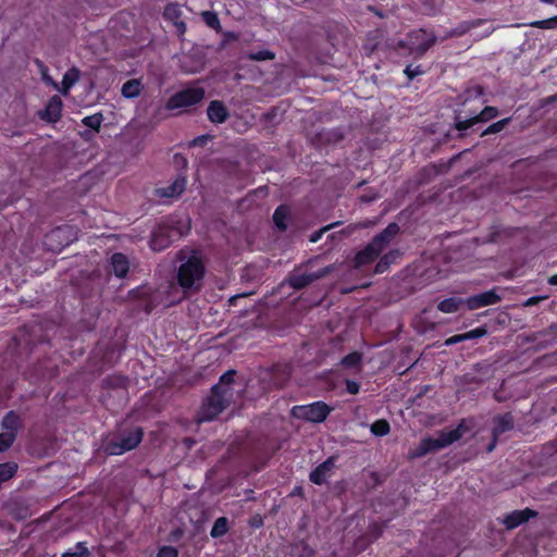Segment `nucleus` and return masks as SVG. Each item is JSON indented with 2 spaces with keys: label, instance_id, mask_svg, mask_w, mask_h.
I'll return each instance as SVG.
<instances>
[{
  "label": "nucleus",
  "instance_id": "423d86ee",
  "mask_svg": "<svg viewBox=\"0 0 557 557\" xmlns=\"http://www.w3.org/2000/svg\"><path fill=\"white\" fill-rule=\"evenodd\" d=\"M205 94L206 91L202 87L180 90L168 99L165 108L168 110H175L195 106L202 101Z\"/></svg>",
  "mask_w": 557,
  "mask_h": 557
},
{
  "label": "nucleus",
  "instance_id": "2eb2a0df",
  "mask_svg": "<svg viewBox=\"0 0 557 557\" xmlns=\"http://www.w3.org/2000/svg\"><path fill=\"white\" fill-rule=\"evenodd\" d=\"M336 457L331 456L325 461L320 463L317 468H314L310 474L309 479L312 483L317 485H322L327 482V478L331 475L333 470L335 469Z\"/></svg>",
  "mask_w": 557,
  "mask_h": 557
},
{
  "label": "nucleus",
  "instance_id": "f257e3e1",
  "mask_svg": "<svg viewBox=\"0 0 557 557\" xmlns=\"http://www.w3.org/2000/svg\"><path fill=\"white\" fill-rule=\"evenodd\" d=\"M180 265L176 280L185 294L197 293L201 289L206 273L205 264L196 251L181 250L176 257Z\"/></svg>",
  "mask_w": 557,
  "mask_h": 557
},
{
  "label": "nucleus",
  "instance_id": "8fccbe9b",
  "mask_svg": "<svg viewBox=\"0 0 557 557\" xmlns=\"http://www.w3.org/2000/svg\"><path fill=\"white\" fill-rule=\"evenodd\" d=\"M87 555L88 549L85 547L84 543H77L75 552H66L62 555V557H85Z\"/></svg>",
  "mask_w": 557,
  "mask_h": 557
},
{
  "label": "nucleus",
  "instance_id": "c03bdc74",
  "mask_svg": "<svg viewBox=\"0 0 557 557\" xmlns=\"http://www.w3.org/2000/svg\"><path fill=\"white\" fill-rule=\"evenodd\" d=\"M275 58L274 52L270 50H261L258 52H249L247 54V59L251 61H267V60H273Z\"/></svg>",
  "mask_w": 557,
  "mask_h": 557
},
{
  "label": "nucleus",
  "instance_id": "bf43d9fd",
  "mask_svg": "<svg viewBox=\"0 0 557 557\" xmlns=\"http://www.w3.org/2000/svg\"><path fill=\"white\" fill-rule=\"evenodd\" d=\"M463 341H465V339H463L462 334H457V335H454V336H451V337L447 338V339L445 341L444 345H445V346H451V345H455V344H457V343H461V342H463Z\"/></svg>",
  "mask_w": 557,
  "mask_h": 557
},
{
  "label": "nucleus",
  "instance_id": "1a4fd4ad",
  "mask_svg": "<svg viewBox=\"0 0 557 557\" xmlns=\"http://www.w3.org/2000/svg\"><path fill=\"white\" fill-rule=\"evenodd\" d=\"M498 115V109L495 107H485L478 115L467 119V120H459V117H456L455 122V128L459 131V138H462L466 136L465 132L469 128H472L474 125L479 123L487 122Z\"/></svg>",
  "mask_w": 557,
  "mask_h": 557
},
{
  "label": "nucleus",
  "instance_id": "9d476101",
  "mask_svg": "<svg viewBox=\"0 0 557 557\" xmlns=\"http://www.w3.org/2000/svg\"><path fill=\"white\" fill-rule=\"evenodd\" d=\"M319 257L310 258L307 262L301 263L299 267H297L293 272H290L287 277L285 278L284 283L289 285L292 288L296 290H300L306 288L307 286L311 285L314 281L311 273H299V271L309 265L313 264Z\"/></svg>",
  "mask_w": 557,
  "mask_h": 557
},
{
  "label": "nucleus",
  "instance_id": "ea45409f",
  "mask_svg": "<svg viewBox=\"0 0 557 557\" xmlns=\"http://www.w3.org/2000/svg\"><path fill=\"white\" fill-rule=\"evenodd\" d=\"M203 22L216 32H221V24L218 14L212 11H205L201 13Z\"/></svg>",
  "mask_w": 557,
  "mask_h": 557
},
{
  "label": "nucleus",
  "instance_id": "0e129e2a",
  "mask_svg": "<svg viewBox=\"0 0 557 557\" xmlns=\"http://www.w3.org/2000/svg\"><path fill=\"white\" fill-rule=\"evenodd\" d=\"M376 198H377L376 194H364V195L360 196V200L362 202H367V203L374 201Z\"/></svg>",
  "mask_w": 557,
  "mask_h": 557
},
{
  "label": "nucleus",
  "instance_id": "473e14b6",
  "mask_svg": "<svg viewBox=\"0 0 557 557\" xmlns=\"http://www.w3.org/2000/svg\"><path fill=\"white\" fill-rule=\"evenodd\" d=\"M140 89L141 85L138 79H129L123 84L121 92L125 98L131 99L138 97L140 94Z\"/></svg>",
  "mask_w": 557,
  "mask_h": 557
},
{
  "label": "nucleus",
  "instance_id": "39448f33",
  "mask_svg": "<svg viewBox=\"0 0 557 557\" xmlns=\"http://www.w3.org/2000/svg\"><path fill=\"white\" fill-rule=\"evenodd\" d=\"M436 438L425 437L422 438L419 444L411 448L408 453L409 459L421 458L428 454L436 453L453 444V438L448 436L447 430L438 431Z\"/></svg>",
  "mask_w": 557,
  "mask_h": 557
},
{
  "label": "nucleus",
  "instance_id": "72a5a7b5",
  "mask_svg": "<svg viewBox=\"0 0 557 557\" xmlns=\"http://www.w3.org/2000/svg\"><path fill=\"white\" fill-rule=\"evenodd\" d=\"M262 276V269L258 265H247L243 269L240 278L245 282H256L259 281Z\"/></svg>",
  "mask_w": 557,
  "mask_h": 557
},
{
  "label": "nucleus",
  "instance_id": "5fc2aeb1",
  "mask_svg": "<svg viewBox=\"0 0 557 557\" xmlns=\"http://www.w3.org/2000/svg\"><path fill=\"white\" fill-rule=\"evenodd\" d=\"M238 39V35L233 33V32H226L223 34V39L218 48V50H222L224 49V47L226 46V44H228L230 41H236Z\"/></svg>",
  "mask_w": 557,
  "mask_h": 557
},
{
  "label": "nucleus",
  "instance_id": "a878e982",
  "mask_svg": "<svg viewBox=\"0 0 557 557\" xmlns=\"http://www.w3.org/2000/svg\"><path fill=\"white\" fill-rule=\"evenodd\" d=\"M128 260L125 255L121 252L113 253L111 257V265L113 273L117 277H124L128 273L129 265Z\"/></svg>",
  "mask_w": 557,
  "mask_h": 557
},
{
  "label": "nucleus",
  "instance_id": "7c9ffc66",
  "mask_svg": "<svg viewBox=\"0 0 557 557\" xmlns=\"http://www.w3.org/2000/svg\"><path fill=\"white\" fill-rule=\"evenodd\" d=\"M289 218V209L287 206H278L273 214V222L278 231L284 232L287 230V221Z\"/></svg>",
  "mask_w": 557,
  "mask_h": 557
},
{
  "label": "nucleus",
  "instance_id": "a18cd8bd",
  "mask_svg": "<svg viewBox=\"0 0 557 557\" xmlns=\"http://www.w3.org/2000/svg\"><path fill=\"white\" fill-rule=\"evenodd\" d=\"M531 27H537L543 29H552L557 28V15L547 20L543 21H535L530 24H528Z\"/></svg>",
  "mask_w": 557,
  "mask_h": 557
},
{
  "label": "nucleus",
  "instance_id": "c756f323",
  "mask_svg": "<svg viewBox=\"0 0 557 557\" xmlns=\"http://www.w3.org/2000/svg\"><path fill=\"white\" fill-rule=\"evenodd\" d=\"M127 382V377L121 374H111L102 379L101 386L107 389H125Z\"/></svg>",
  "mask_w": 557,
  "mask_h": 557
},
{
  "label": "nucleus",
  "instance_id": "37998d69",
  "mask_svg": "<svg viewBox=\"0 0 557 557\" xmlns=\"http://www.w3.org/2000/svg\"><path fill=\"white\" fill-rule=\"evenodd\" d=\"M397 252L391 251L384 255L375 265L376 273H383L387 270L389 264L395 260Z\"/></svg>",
  "mask_w": 557,
  "mask_h": 557
},
{
  "label": "nucleus",
  "instance_id": "e433bc0d",
  "mask_svg": "<svg viewBox=\"0 0 557 557\" xmlns=\"http://www.w3.org/2000/svg\"><path fill=\"white\" fill-rule=\"evenodd\" d=\"M370 430L375 436H384L389 433L391 426L386 420L381 419L373 422L370 426Z\"/></svg>",
  "mask_w": 557,
  "mask_h": 557
},
{
  "label": "nucleus",
  "instance_id": "4c0bfd02",
  "mask_svg": "<svg viewBox=\"0 0 557 557\" xmlns=\"http://www.w3.org/2000/svg\"><path fill=\"white\" fill-rule=\"evenodd\" d=\"M468 431H470V425L467 424V420L462 419L456 429L449 431L447 430V434L453 438V443H455L459 441Z\"/></svg>",
  "mask_w": 557,
  "mask_h": 557
},
{
  "label": "nucleus",
  "instance_id": "13d9d810",
  "mask_svg": "<svg viewBox=\"0 0 557 557\" xmlns=\"http://www.w3.org/2000/svg\"><path fill=\"white\" fill-rule=\"evenodd\" d=\"M359 389H360L359 383H357L355 381H350V380L346 381V391L349 394L356 395V394H358Z\"/></svg>",
  "mask_w": 557,
  "mask_h": 557
},
{
  "label": "nucleus",
  "instance_id": "a19ab883",
  "mask_svg": "<svg viewBox=\"0 0 557 557\" xmlns=\"http://www.w3.org/2000/svg\"><path fill=\"white\" fill-rule=\"evenodd\" d=\"M510 121H511V117H506V119L499 120V121L491 124L487 128H485L481 133V136L483 137V136H486L490 134H496V133L502 132L509 124Z\"/></svg>",
  "mask_w": 557,
  "mask_h": 557
},
{
  "label": "nucleus",
  "instance_id": "9b49d317",
  "mask_svg": "<svg viewBox=\"0 0 557 557\" xmlns=\"http://www.w3.org/2000/svg\"><path fill=\"white\" fill-rule=\"evenodd\" d=\"M309 141L317 148H322L329 145H334L344 139V134L341 129H321L315 133H311L309 136Z\"/></svg>",
  "mask_w": 557,
  "mask_h": 557
},
{
  "label": "nucleus",
  "instance_id": "0eeeda50",
  "mask_svg": "<svg viewBox=\"0 0 557 557\" xmlns=\"http://www.w3.org/2000/svg\"><path fill=\"white\" fill-rule=\"evenodd\" d=\"M332 407L323 401H315L310 405L295 406L292 409V414L298 419H302L313 423H321L325 421L331 413Z\"/></svg>",
  "mask_w": 557,
  "mask_h": 557
},
{
  "label": "nucleus",
  "instance_id": "3c124183",
  "mask_svg": "<svg viewBox=\"0 0 557 557\" xmlns=\"http://www.w3.org/2000/svg\"><path fill=\"white\" fill-rule=\"evenodd\" d=\"M553 334H557V324H555V323L549 325L547 329H545L543 331H540L537 333H533L528 338V341L533 342V341L537 339L539 336H547V335H553Z\"/></svg>",
  "mask_w": 557,
  "mask_h": 557
},
{
  "label": "nucleus",
  "instance_id": "f03ea898",
  "mask_svg": "<svg viewBox=\"0 0 557 557\" xmlns=\"http://www.w3.org/2000/svg\"><path fill=\"white\" fill-rule=\"evenodd\" d=\"M144 431L140 426L122 431L119 435L106 438L102 450L106 455L119 456L136 448L143 441Z\"/></svg>",
  "mask_w": 557,
  "mask_h": 557
},
{
  "label": "nucleus",
  "instance_id": "6e6552de",
  "mask_svg": "<svg viewBox=\"0 0 557 557\" xmlns=\"http://www.w3.org/2000/svg\"><path fill=\"white\" fill-rule=\"evenodd\" d=\"M482 25L486 26V27L482 32H480L475 35L479 39L490 36L495 30V27L491 25L490 21L484 20V18L463 21V22L459 23L455 28L447 32L446 35L442 38V40H445V39L451 38V37L463 36Z\"/></svg>",
  "mask_w": 557,
  "mask_h": 557
},
{
  "label": "nucleus",
  "instance_id": "a211bd4d",
  "mask_svg": "<svg viewBox=\"0 0 557 557\" xmlns=\"http://www.w3.org/2000/svg\"><path fill=\"white\" fill-rule=\"evenodd\" d=\"M207 115L210 122L222 124L228 120L230 112L221 100H212L207 108Z\"/></svg>",
  "mask_w": 557,
  "mask_h": 557
},
{
  "label": "nucleus",
  "instance_id": "7ed1b4c3",
  "mask_svg": "<svg viewBox=\"0 0 557 557\" xmlns=\"http://www.w3.org/2000/svg\"><path fill=\"white\" fill-rule=\"evenodd\" d=\"M233 400L234 398L230 397L225 392H214V388L211 387L210 395L203 400L197 413L198 421L203 422L215 419Z\"/></svg>",
  "mask_w": 557,
  "mask_h": 557
},
{
  "label": "nucleus",
  "instance_id": "4468645a",
  "mask_svg": "<svg viewBox=\"0 0 557 557\" xmlns=\"http://www.w3.org/2000/svg\"><path fill=\"white\" fill-rule=\"evenodd\" d=\"M502 300V297L495 289L476 294L465 299V305L469 310H475L482 307L495 305Z\"/></svg>",
  "mask_w": 557,
  "mask_h": 557
},
{
  "label": "nucleus",
  "instance_id": "20e7f679",
  "mask_svg": "<svg viewBox=\"0 0 557 557\" xmlns=\"http://www.w3.org/2000/svg\"><path fill=\"white\" fill-rule=\"evenodd\" d=\"M37 337L33 329L23 326L12 338L8 351L20 359L27 358L38 343Z\"/></svg>",
  "mask_w": 557,
  "mask_h": 557
},
{
  "label": "nucleus",
  "instance_id": "680f3d73",
  "mask_svg": "<svg viewBox=\"0 0 557 557\" xmlns=\"http://www.w3.org/2000/svg\"><path fill=\"white\" fill-rule=\"evenodd\" d=\"M47 69L45 67V71H42V79L45 83L53 86V88H55L57 90L59 89V85L58 83H55L47 73H46Z\"/></svg>",
  "mask_w": 557,
  "mask_h": 557
},
{
  "label": "nucleus",
  "instance_id": "5701e85b",
  "mask_svg": "<svg viewBox=\"0 0 557 557\" xmlns=\"http://www.w3.org/2000/svg\"><path fill=\"white\" fill-rule=\"evenodd\" d=\"M494 428L492 436L498 437L500 434L513 429L515 420L511 412H506L493 418Z\"/></svg>",
  "mask_w": 557,
  "mask_h": 557
},
{
  "label": "nucleus",
  "instance_id": "4d7b16f0",
  "mask_svg": "<svg viewBox=\"0 0 557 557\" xmlns=\"http://www.w3.org/2000/svg\"><path fill=\"white\" fill-rule=\"evenodd\" d=\"M210 138H211V136H210V135H208V134H206V135H200V136H198V137L194 138V139L190 141L189 146H191V147H197V146L202 147V146H205V145L207 144V141H208Z\"/></svg>",
  "mask_w": 557,
  "mask_h": 557
},
{
  "label": "nucleus",
  "instance_id": "cd10ccee",
  "mask_svg": "<svg viewBox=\"0 0 557 557\" xmlns=\"http://www.w3.org/2000/svg\"><path fill=\"white\" fill-rule=\"evenodd\" d=\"M289 554L294 557H313L315 555V549L305 540H299L290 544Z\"/></svg>",
  "mask_w": 557,
  "mask_h": 557
},
{
  "label": "nucleus",
  "instance_id": "f8f14e48",
  "mask_svg": "<svg viewBox=\"0 0 557 557\" xmlns=\"http://www.w3.org/2000/svg\"><path fill=\"white\" fill-rule=\"evenodd\" d=\"M412 46L409 48V53L417 57H422L426 51L436 44L437 37L435 35H428L425 30L419 29L411 34Z\"/></svg>",
  "mask_w": 557,
  "mask_h": 557
},
{
  "label": "nucleus",
  "instance_id": "79ce46f5",
  "mask_svg": "<svg viewBox=\"0 0 557 557\" xmlns=\"http://www.w3.org/2000/svg\"><path fill=\"white\" fill-rule=\"evenodd\" d=\"M362 355L358 351H354L345 356L341 363L345 368H355L360 364Z\"/></svg>",
  "mask_w": 557,
  "mask_h": 557
},
{
  "label": "nucleus",
  "instance_id": "6e6d98bb",
  "mask_svg": "<svg viewBox=\"0 0 557 557\" xmlns=\"http://www.w3.org/2000/svg\"><path fill=\"white\" fill-rule=\"evenodd\" d=\"M423 71L421 70V66L418 65L416 67H412V65H408L405 69V74L408 76L409 79H413L416 76L422 74Z\"/></svg>",
  "mask_w": 557,
  "mask_h": 557
},
{
  "label": "nucleus",
  "instance_id": "f704fd0d",
  "mask_svg": "<svg viewBox=\"0 0 557 557\" xmlns=\"http://www.w3.org/2000/svg\"><path fill=\"white\" fill-rule=\"evenodd\" d=\"M228 525H230V523H228V519L226 517L218 518L213 523V527L210 531V535L213 539H218V537L225 535L228 531Z\"/></svg>",
  "mask_w": 557,
  "mask_h": 557
},
{
  "label": "nucleus",
  "instance_id": "864d4df0",
  "mask_svg": "<svg viewBox=\"0 0 557 557\" xmlns=\"http://www.w3.org/2000/svg\"><path fill=\"white\" fill-rule=\"evenodd\" d=\"M157 557H178V552L173 546H163L159 549Z\"/></svg>",
  "mask_w": 557,
  "mask_h": 557
},
{
  "label": "nucleus",
  "instance_id": "b1692460",
  "mask_svg": "<svg viewBox=\"0 0 557 557\" xmlns=\"http://www.w3.org/2000/svg\"><path fill=\"white\" fill-rule=\"evenodd\" d=\"M22 428L21 417L14 411L11 410L5 413L1 421V429L5 433H12L14 438L16 440L17 432Z\"/></svg>",
  "mask_w": 557,
  "mask_h": 557
},
{
  "label": "nucleus",
  "instance_id": "4be33fe9",
  "mask_svg": "<svg viewBox=\"0 0 557 557\" xmlns=\"http://www.w3.org/2000/svg\"><path fill=\"white\" fill-rule=\"evenodd\" d=\"M381 251L370 242L354 259V268L359 269L374 261Z\"/></svg>",
  "mask_w": 557,
  "mask_h": 557
},
{
  "label": "nucleus",
  "instance_id": "49530a36",
  "mask_svg": "<svg viewBox=\"0 0 557 557\" xmlns=\"http://www.w3.org/2000/svg\"><path fill=\"white\" fill-rule=\"evenodd\" d=\"M14 442L15 438L12 433H0V453L8 450L13 445Z\"/></svg>",
  "mask_w": 557,
  "mask_h": 557
},
{
  "label": "nucleus",
  "instance_id": "6ab92c4d",
  "mask_svg": "<svg viewBox=\"0 0 557 557\" xmlns=\"http://www.w3.org/2000/svg\"><path fill=\"white\" fill-rule=\"evenodd\" d=\"M399 231L400 227L397 223H389L380 234L373 237L371 243L382 252Z\"/></svg>",
  "mask_w": 557,
  "mask_h": 557
},
{
  "label": "nucleus",
  "instance_id": "e2e57ef3",
  "mask_svg": "<svg viewBox=\"0 0 557 557\" xmlns=\"http://www.w3.org/2000/svg\"><path fill=\"white\" fill-rule=\"evenodd\" d=\"M96 131L92 129H86L84 132H81V137L85 139L86 141H89L94 138Z\"/></svg>",
  "mask_w": 557,
  "mask_h": 557
},
{
  "label": "nucleus",
  "instance_id": "603ef678",
  "mask_svg": "<svg viewBox=\"0 0 557 557\" xmlns=\"http://www.w3.org/2000/svg\"><path fill=\"white\" fill-rule=\"evenodd\" d=\"M339 222H335V223H332V224H329L322 228H320L319 231H315L313 232L311 235H310V242L311 243H317L323 235V233L327 232L329 230L333 228L334 226L338 225Z\"/></svg>",
  "mask_w": 557,
  "mask_h": 557
},
{
  "label": "nucleus",
  "instance_id": "09e8293b",
  "mask_svg": "<svg viewBox=\"0 0 557 557\" xmlns=\"http://www.w3.org/2000/svg\"><path fill=\"white\" fill-rule=\"evenodd\" d=\"M337 269H338V267L335 263H333L327 267H324L323 269H320L319 271L312 272L311 274H312L314 281H318V280L324 278L325 276H327L332 272L336 271Z\"/></svg>",
  "mask_w": 557,
  "mask_h": 557
},
{
  "label": "nucleus",
  "instance_id": "f3484780",
  "mask_svg": "<svg viewBox=\"0 0 557 557\" xmlns=\"http://www.w3.org/2000/svg\"><path fill=\"white\" fill-rule=\"evenodd\" d=\"M537 511L530 508L513 510L504 518L503 523L506 529L512 530L522 523L528 522L531 518L537 517Z\"/></svg>",
  "mask_w": 557,
  "mask_h": 557
},
{
  "label": "nucleus",
  "instance_id": "69168bd1",
  "mask_svg": "<svg viewBox=\"0 0 557 557\" xmlns=\"http://www.w3.org/2000/svg\"><path fill=\"white\" fill-rule=\"evenodd\" d=\"M276 111L277 109L276 108H272L270 111H268L267 113L263 114V117L265 120H272L275 115H276Z\"/></svg>",
  "mask_w": 557,
  "mask_h": 557
},
{
  "label": "nucleus",
  "instance_id": "2f4dec72",
  "mask_svg": "<svg viewBox=\"0 0 557 557\" xmlns=\"http://www.w3.org/2000/svg\"><path fill=\"white\" fill-rule=\"evenodd\" d=\"M462 305H465V299L451 297L438 302L437 309L444 313H455Z\"/></svg>",
  "mask_w": 557,
  "mask_h": 557
},
{
  "label": "nucleus",
  "instance_id": "aec40b11",
  "mask_svg": "<svg viewBox=\"0 0 557 557\" xmlns=\"http://www.w3.org/2000/svg\"><path fill=\"white\" fill-rule=\"evenodd\" d=\"M163 16L165 20L171 21L175 27L178 36H183L186 32V24L181 20L182 10L177 3H169L164 8Z\"/></svg>",
  "mask_w": 557,
  "mask_h": 557
},
{
  "label": "nucleus",
  "instance_id": "c9c22d12",
  "mask_svg": "<svg viewBox=\"0 0 557 557\" xmlns=\"http://www.w3.org/2000/svg\"><path fill=\"white\" fill-rule=\"evenodd\" d=\"M17 471V463L13 461L0 463V485L10 480Z\"/></svg>",
  "mask_w": 557,
  "mask_h": 557
},
{
  "label": "nucleus",
  "instance_id": "412c9836",
  "mask_svg": "<svg viewBox=\"0 0 557 557\" xmlns=\"http://www.w3.org/2000/svg\"><path fill=\"white\" fill-rule=\"evenodd\" d=\"M186 187V180L177 176L169 186L156 189L157 196L160 198H174L182 195Z\"/></svg>",
  "mask_w": 557,
  "mask_h": 557
},
{
  "label": "nucleus",
  "instance_id": "dca6fc26",
  "mask_svg": "<svg viewBox=\"0 0 557 557\" xmlns=\"http://www.w3.org/2000/svg\"><path fill=\"white\" fill-rule=\"evenodd\" d=\"M62 106L61 98L57 95L52 96L46 108L38 112L39 119L48 123L58 122L61 119Z\"/></svg>",
  "mask_w": 557,
  "mask_h": 557
},
{
  "label": "nucleus",
  "instance_id": "393cba45",
  "mask_svg": "<svg viewBox=\"0 0 557 557\" xmlns=\"http://www.w3.org/2000/svg\"><path fill=\"white\" fill-rule=\"evenodd\" d=\"M236 375L235 370H228L224 374H222L219 379V382L212 386L214 392L226 393L230 397L234 398V379Z\"/></svg>",
  "mask_w": 557,
  "mask_h": 557
},
{
  "label": "nucleus",
  "instance_id": "58836bf2",
  "mask_svg": "<svg viewBox=\"0 0 557 557\" xmlns=\"http://www.w3.org/2000/svg\"><path fill=\"white\" fill-rule=\"evenodd\" d=\"M102 121H103V115L101 113H96V114L84 117L82 122L85 126H87L90 129L96 131L98 133L100 131Z\"/></svg>",
  "mask_w": 557,
  "mask_h": 557
},
{
  "label": "nucleus",
  "instance_id": "c85d7f7f",
  "mask_svg": "<svg viewBox=\"0 0 557 557\" xmlns=\"http://www.w3.org/2000/svg\"><path fill=\"white\" fill-rule=\"evenodd\" d=\"M383 39L384 33L381 29H374L368 33L362 48L368 54H371L379 48Z\"/></svg>",
  "mask_w": 557,
  "mask_h": 557
},
{
  "label": "nucleus",
  "instance_id": "ddd939ff",
  "mask_svg": "<svg viewBox=\"0 0 557 557\" xmlns=\"http://www.w3.org/2000/svg\"><path fill=\"white\" fill-rule=\"evenodd\" d=\"M177 234V230L166 226L159 225L151 235L150 247L154 251H161L169 247L173 242V236Z\"/></svg>",
  "mask_w": 557,
  "mask_h": 557
},
{
  "label": "nucleus",
  "instance_id": "052dcab7",
  "mask_svg": "<svg viewBox=\"0 0 557 557\" xmlns=\"http://www.w3.org/2000/svg\"><path fill=\"white\" fill-rule=\"evenodd\" d=\"M546 297L545 296H534V297H531L529 299H527L523 304L524 307H530V306H533V305H536L539 304L541 300L545 299Z\"/></svg>",
  "mask_w": 557,
  "mask_h": 557
},
{
  "label": "nucleus",
  "instance_id": "774afa93",
  "mask_svg": "<svg viewBox=\"0 0 557 557\" xmlns=\"http://www.w3.org/2000/svg\"><path fill=\"white\" fill-rule=\"evenodd\" d=\"M497 440H498V437L493 436L492 442L486 447L487 453H491L494 450V448L496 447V444H497Z\"/></svg>",
  "mask_w": 557,
  "mask_h": 557
},
{
  "label": "nucleus",
  "instance_id": "bb28decb",
  "mask_svg": "<svg viewBox=\"0 0 557 557\" xmlns=\"http://www.w3.org/2000/svg\"><path fill=\"white\" fill-rule=\"evenodd\" d=\"M81 78V71L73 66L66 73L63 75L62 78V87H59V91L66 96L70 91V89L79 81Z\"/></svg>",
  "mask_w": 557,
  "mask_h": 557
},
{
  "label": "nucleus",
  "instance_id": "338daca9",
  "mask_svg": "<svg viewBox=\"0 0 557 557\" xmlns=\"http://www.w3.org/2000/svg\"><path fill=\"white\" fill-rule=\"evenodd\" d=\"M183 443L187 448H191L195 445L196 441L191 437H184Z\"/></svg>",
  "mask_w": 557,
  "mask_h": 557
},
{
  "label": "nucleus",
  "instance_id": "de8ad7c7",
  "mask_svg": "<svg viewBox=\"0 0 557 557\" xmlns=\"http://www.w3.org/2000/svg\"><path fill=\"white\" fill-rule=\"evenodd\" d=\"M486 334H487L486 326H481V327L471 330L469 332L462 333V336H463L465 341H469V339H475V338L483 337Z\"/></svg>",
  "mask_w": 557,
  "mask_h": 557
}]
</instances>
